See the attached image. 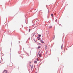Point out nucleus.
Listing matches in <instances>:
<instances>
[{"instance_id":"obj_18","label":"nucleus","mask_w":73,"mask_h":73,"mask_svg":"<svg viewBox=\"0 0 73 73\" xmlns=\"http://www.w3.org/2000/svg\"><path fill=\"white\" fill-rule=\"evenodd\" d=\"M61 47H62V46Z\"/></svg>"},{"instance_id":"obj_24","label":"nucleus","mask_w":73,"mask_h":73,"mask_svg":"<svg viewBox=\"0 0 73 73\" xmlns=\"http://www.w3.org/2000/svg\"><path fill=\"white\" fill-rule=\"evenodd\" d=\"M1 63V62H0V63Z\"/></svg>"},{"instance_id":"obj_6","label":"nucleus","mask_w":73,"mask_h":73,"mask_svg":"<svg viewBox=\"0 0 73 73\" xmlns=\"http://www.w3.org/2000/svg\"><path fill=\"white\" fill-rule=\"evenodd\" d=\"M37 61H34V63H37Z\"/></svg>"},{"instance_id":"obj_9","label":"nucleus","mask_w":73,"mask_h":73,"mask_svg":"<svg viewBox=\"0 0 73 73\" xmlns=\"http://www.w3.org/2000/svg\"><path fill=\"white\" fill-rule=\"evenodd\" d=\"M52 28V26H50L49 27V28Z\"/></svg>"},{"instance_id":"obj_20","label":"nucleus","mask_w":73,"mask_h":73,"mask_svg":"<svg viewBox=\"0 0 73 73\" xmlns=\"http://www.w3.org/2000/svg\"><path fill=\"white\" fill-rule=\"evenodd\" d=\"M35 42H36V40H35Z\"/></svg>"},{"instance_id":"obj_10","label":"nucleus","mask_w":73,"mask_h":73,"mask_svg":"<svg viewBox=\"0 0 73 73\" xmlns=\"http://www.w3.org/2000/svg\"><path fill=\"white\" fill-rule=\"evenodd\" d=\"M51 16H52V17H53V14H51Z\"/></svg>"},{"instance_id":"obj_12","label":"nucleus","mask_w":73,"mask_h":73,"mask_svg":"<svg viewBox=\"0 0 73 73\" xmlns=\"http://www.w3.org/2000/svg\"><path fill=\"white\" fill-rule=\"evenodd\" d=\"M41 35H38V36H39V37H41Z\"/></svg>"},{"instance_id":"obj_19","label":"nucleus","mask_w":73,"mask_h":73,"mask_svg":"<svg viewBox=\"0 0 73 73\" xmlns=\"http://www.w3.org/2000/svg\"><path fill=\"white\" fill-rule=\"evenodd\" d=\"M35 42H36V40H35Z\"/></svg>"},{"instance_id":"obj_21","label":"nucleus","mask_w":73,"mask_h":73,"mask_svg":"<svg viewBox=\"0 0 73 73\" xmlns=\"http://www.w3.org/2000/svg\"><path fill=\"white\" fill-rule=\"evenodd\" d=\"M34 68H35V65H34Z\"/></svg>"},{"instance_id":"obj_11","label":"nucleus","mask_w":73,"mask_h":73,"mask_svg":"<svg viewBox=\"0 0 73 73\" xmlns=\"http://www.w3.org/2000/svg\"><path fill=\"white\" fill-rule=\"evenodd\" d=\"M40 53V51H39L38 52V54H39Z\"/></svg>"},{"instance_id":"obj_14","label":"nucleus","mask_w":73,"mask_h":73,"mask_svg":"<svg viewBox=\"0 0 73 73\" xmlns=\"http://www.w3.org/2000/svg\"><path fill=\"white\" fill-rule=\"evenodd\" d=\"M36 60L37 61H38V59L37 58Z\"/></svg>"},{"instance_id":"obj_17","label":"nucleus","mask_w":73,"mask_h":73,"mask_svg":"<svg viewBox=\"0 0 73 73\" xmlns=\"http://www.w3.org/2000/svg\"><path fill=\"white\" fill-rule=\"evenodd\" d=\"M30 66H31V65H30Z\"/></svg>"},{"instance_id":"obj_8","label":"nucleus","mask_w":73,"mask_h":73,"mask_svg":"<svg viewBox=\"0 0 73 73\" xmlns=\"http://www.w3.org/2000/svg\"><path fill=\"white\" fill-rule=\"evenodd\" d=\"M39 38L38 39V40H40V38H39V37H37V38Z\"/></svg>"},{"instance_id":"obj_7","label":"nucleus","mask_w":73,"mask_h":73,"mask_svg":"<svg viewBox=\"0 0 73 73\" xmlns=\"http://www.w3.org/2000/svg\"><path fill=\"white\" fill-rule=\"evenodd\" d=\"M33 65H32L31 66V70H32V68H33Z\"/></svg>"},{"instance_id":"obj_15","label":"nucleus","mask_w":73,"mask_h":73,"mask_svg":"<svg viewBox=\"0 0 73 73\" xmlns=\"http://www.w3.org/2000/svg\"><path fill=\"white\" fill-rule=\"evenodd\" d=\"M46 48H47V46H46Z\"/></svg>"},{"instance_id":"obj_4","label":"nucleus","mask_w":73,"mask_h":73,"mask_svg":"<svg viewBox=\"0 0 73 73\" xmlns=\"http://www.w3.org/2000/svg\"><path fill=\"white\" fill-rule=\"evenodd\" d=\"M38 45H41V43H38V42H37Z\"/></svg>"},{"instance_id":"obj_1","label":"nucleus","mask_w":73,"mask_h":73,"mask_svg":"<svg viewBox=\"0 0 73 73\" xmlns=\"http://www.w3.org/2000/svg\"><path fill=\"white\" fill-rule=\"evenodd\" d=\"M3 73H7V70H4L3 72Z\"/></svg>"},{"instance_id":"obj_5","label":"nucleus","mask_w":73,"mask_h":73,"mask_svg":"<svg viewBox=\"0 0 73 73\" xmlns=\"http://www.w3.org/2000/svg\"><path fill=\"white\" fill-rule=\"evenodd\" d=\"M41 48V46H39L38 47V49H40V48Z\"/></svg>"},{"instance_id":"obj_16","label":"nucleus","mask_w":73,"mask_h":73,"mask_svg":"<svg viewBox=\"0 0 73 73\" xmlns=\"http://www.w3.org/2000/svg\"><path fill=\"white\" fill-rule=\"evenodd\" d=\"M55 37V36H54V39Z\"/></svg>"},{"instance_id":"obj_23","label":"nucleus","mask_w":73,"mask_h":73,"mask_svg":"<svg viewBox=\"0 0 73 73\" xmlns=\"http://www.w3.org/2000/svg\"><path fill=\"white\" fill-rule=\"evenodd\" d=\"M36 73H37V72H36Z\"/></svg>"},{"instance_id":"obj_3","label":"nucleus","mask_w":73,"mask_h":73,"mask_svg":"<svg viewBox=\"0 0 73 73\" xmlns=\"http://www.w3.org/2000/svg\"><path fill=\"white\" fill-rule=\"evenodd\" d=\"M40 42H42V43H44V42L42 40H41L40 41Z\"/></svg>"},{"instance_id":"obj_13","label":"nucleus","mask_w":73,"mask_h":73,"mask_svg":"<svg viewBox=\"0 0 73 73\" xmlns=\"http://www.w3.org/2000/svg\"><path fill=\"white\" fill-rule=\"evenodd\" d=\"M31 30V29H29V32H30V31Z\"/></svg>"},{"instance_id":"obj_22","label":"nucleus","mask_w":73,"mask_h":73,"mask_svg":"<svg viewBox=\"0 0 73 73\" xmlns=\"http://www.w3.org/2000/svg\"><path fill=\"white\" fill-rule=\"evenodd\" d=\"M31 63L30 62V64H31Z\"/></svg>"},{"instance_id":"obj_2","label":"nucleus","mask_w":73,"mask_h":73,"mask_svg":"<svg viewBox=\"0 0 73 73\" xmlns=\"http://www.w3.org/2000/svg\"><path fill=\"white\" fill-rule=\"evenodd\" d=\"M42 56V54H39V57H41V56Z\"/></svg>"}]
</instances>
